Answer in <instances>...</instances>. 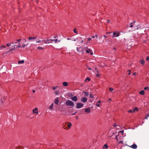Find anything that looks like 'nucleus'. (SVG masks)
I'll return each instance as SVG.
<instances>
[{"label":"nucleus","instance_id":"1","mask_svg":"<svg viewBox=\"0 0 149 149\" xmlns=\"http://www.w3.org/2000/svg\"><path fill=\"white\" fill-rule=\"evenodd\" d=\"M20 47L21 45L20 43H18V45L15 44L13 45H12L10 48L9 52L14 50L15 49L17 48H19Z\"/></svg>","mask_w":149,"mask_h":149},{"label":"nucleus","instance_id":"2","mask_svg":"<svg viewBox=\"0 0 149 149\" xmlns=\"http://www.w3.org/2000/svg\"><path fill=\"white\" fill-rule=\"evenodd\" d=\"M66 105L67 106H70L73 107L74 106V103L72 101L68 100L65 102Z\"/></svg>","mask_w":149,"mask_h":149},{"label":"nucleus","instance_id":"3","mask_svg":"<svg viewBox=\"0 0 149 149\" xmlns=\"http://www.w3.org/2000/svg\"><path fill=\"white\" fill-rule=\"evenodd\" d=\"M119 36V33H116V31L114 32L113 33V35H112V36L113 38L115 37H118Z\"/></svg>","mask_w":149,"mask_h":149},{"label":"nucleus","instance_id":"4","mask_svg":"<svg viewBox=\"0 0 149 149\" xmlns=\"http://www.w3.org/2000/svg\"><path fill=\"white\" fill-rule=\"evenodd\" d=\"M83 105V104L81 103H79L77 104L76 108L77 109H79L82 107Z\"/></svg>","mask_w":149,"mask_h":149},{"label":"nucleus","instance_id":"5","mask_svg":"<svg viewBox=\"0 0 149 149\" xmlns=\"http://www.w3.org/2000/svg\"><path fill=\"white\" fill-rule=\"evenodd\" d=\"M71 99L73 101H77L78 100V98L76 96H74L71 98Z\"/></svg>","mask_w":149,"mask_h":149},{"label":"nucleus","instance_id":"6","mask_svg":"<svg viewBox=\"0 0 149 149\" xmlns=\"http://www.w3.org/2000/svg\"><path fill=\"white\" fill-rule=\"evenodd\" d=\"M81 100L82 102L85 103L87 101V98L86 97H83L81 98Z\"/></svg>","mask_w":149,"mask_h":149},{"label":"nucleus","instance_id":"7","mask_svg":"<svg viewBox=\"0 0 149 149\" xmlns=\"http://www.w3.org/2000/svg\"><path fill=\"white\" fill-rule=\"evenodd\" d=\"M33 113H36L37 114H38V109L37 108H36L35 109L33 110Z\"/></svg>","mask_w":149,"mask_h":149},{"label":"nucleus","instance_id":"8","mask_svg":"<svg viewBox=\"0 0 149 149\" xmlns=\"http://www.w3.org/2000/svg\"><path fill=\"white\" fill-rule=\"evenodd\" d=\"M85 111L88 113H90L91 112V108H88L85 109Z\"/></svg>","mask_w":149,"mask_h":149},{"label":"nucleus","instance_id":"9","mask_svg":"<svg viewBox=\"0 0 149 149\" xmlns=\"http://www.w3.org/2000/svg\"><path fill=\"white\" fill-rule=\"evenodd\" d=\"M130 147L134 149H136L137 148V145L135 144H133L132 145H131Z\"/></svg>","mask_w":149,"mask_h":149},{"label":"nucleus","instance_id":"10","mask_svg":"<svg viewBox=\"0 0 149 149\" xmlns=\"http://www.w3.org/2000/svg\"><path fill=\"white\" fill-rule=\"evenodd\" d=\"M92 50L90 49H87L86 50V52L87 53H90V54L91 55H93V52H91Z\"/></svg>","mask_w":149,"mask_h":149},{"label":"nucleus","instance_id":"11","mask_svg":"<svg viewBox=\"0 0 149 149\" xmlns=\"http://www.w3.org/2000/svg\"><path fill=\"white\" fill-rule=\"evenodd\" d=\"M54 103L55 104H58L59 103V100L58 98L55 99Z\"/></svg>","mask_w":149,"mask_h":149},{"label":"nucleus","instance_id":"12","mask_svg":"<svg viewBox=\"0 0 149 149\" xmlns=\"http://www.w3.org/2000/svg\"><path fill=\"white\" fill-rule=\"evenodd\" d=\"M50 41V40H49L47 39L46 40H42V42L44 41V42L45 43L49 44L50 43H51V42H49Z\"/></svg>","mask_w":149,"mask_h":149},{"label":"nucleus","instance_id":"13","mask_svg":"<svg viewBox=\"0 0 149 149\" xmlns=\"http://www.w3.org/2000/svg\"><path fill=\"white\" fill-rule=\"evenodd\" d=\"M72 125L71 123L69 122L68 123L67 126L69 129L70 128V127Z\"/></svg>","mask_w":149,"mask_h":149},{"label":"nucleus","instance_id":"14","mask_svg":"<svg viewBox=\"0 0 149 149\" xmlns=\"http://www.w3.org/2000/svg\"><path fill=\"white\" fill-rule=\"evenodd\" d=\"M83 93L84 94V95L85 96L87 97L89 95V93L88 92L84 91Z\"/></svg>","mask_w":149,"mask_h":149},{"label":"nucleus","instance_id":"15","mask_svg":"<svg viewBox=\"0 0 149 149\" xmlns=\"http://www.w3.org/2000/svg\"><path fill=\"white\" fill-rule=\"evenodd\" d=\"M108 148V147L107 144H105L103 147V148L104 149H107Z\"/></svg>","mask_w":149,"mask_h":149},{"label":"nucleus","instance_id":"16","mask_svg":"<svg viewBox=\"0 0 149 149\" xmlns=\"http://www.w3.org/2000/svg\"><path fill=\"white\" fill-rule=\"evenodd\" d=\"M18 63L19 64L23 63H24V61L22 60L21 61H18Z\"/></svg>","mask_w":149,"mask_h":149},{"label":"nucleus","instance_id":"17","mask_svg":"<svg viewBox=\"0 0 149 149\" xmlns=\"http://www.w3.org/2000/svg\"><path fill=\"white\" fill-rule=\"evenodd\" d=\"M63 85L64 86H67L68 85V83L66 82H64L63 83Z\"/></svg>","mask_w":149,"mask_h":149},{"label":"nucleus","instance_id":"18","mask_svg":"<svg viewBox=\"0 0 149 149\" xmlns=\"http://www.w3.org/2000/svg\"><path fill=\"white\" fill-rule=\"evenodd\" d=\"M145 92L144 90H142L139 92V93L142 95H144V94Z\"/></svg>","mask_w":149,"mask_h":149},{"label":"nucleus","instance_id":"19","mask_svg":"<svg viewBox=\"0 0 149 149\" xmlns=\"http://www.w3.org/2000/svg\"><path fill=\"white\" fill-rule=\"evenodd\" d=\"M49 40H51V41H54L55 42V43H56L57 42V41H58V40H57V39H49Z\"/></svg>","mask_w":149,"mask_h":149},{"label":"nucleus","instance_id":"20","mask_svg":"<svg viewBox=\"0 0 149 149\" xmlns=\"http://www.w3.org/2000/svg\"><path fill=\"white\" fill-rule=\"evenodd\" d=\"M53 105H54V104L52 103V105L49 107V109L52 110L53 109Z\"/></svg>","mask_w":149,"mask_h":149},{"label":"nucleus","instance_id":"21","mask_svg":"<svg viewBox=\"0 0 149 149\" xmlns=\"http://www.w3.org/2000/svg\"><path fill=\"white\" fill-rule=\"evenodd\" d=\"M12 44H14V42H12L10 44L7 43L6 44V45L7 46L9 47V46H10V45H11Z\"/></svg>","mask_w":149,"mask_h":149},{"label":"nucleus","instance_id":"22","mask_svg":"<svg viewBox=\"0 0 149 149\" xmlns=\"http://www.w3.org/2000/svg\"><path fill=\"white\" fill-rule=\"evenodd\" d=\"M81 37H78L76 39H74V41H76L77 40H79L81 39Z\"/></svg>","mask_w":149,"mask_h":149},{"label":"nucleus","instance_id":"23","mask_svg":"<svg viewBox=\"0 0 149 149\" xmlns=\"http://www.w3.org/2000/svg\"><path fill=\"white\" fill-rule=\"evenodd\" d=\"M140 61L141 62V63L142 65H144V64L145 61L143 60H140Z\"/></svg>","mask_w":149,"mask_h":149},{"label":"nucleus","instance_id":"24","mask_svg":"<svg viewBox=\"0 0 149 149\" xmlns=\"http://www.w3.org/2000/svg\"><path fill=\"white\" fill-rule=\"evenodd\" d=\"M6 47L4 45H3L2 46H0V50L2 49V48H6Z\"/></svg>","mask_w":149,"mask_h":149},{"label":"nucleus","instance_id":"25","mask_svg":"<svg viewBox=\"0 0 149 149\" xmlns=\"http://www.w3.org/2000/svg\"><path fill=\"white\" fill-rule=\"evenodd\" d=\"M37 49H44V48L39 46L38 47Z\"/></svg>","mask_w":149,"mask_h":149},{"label":"nucleus","instance_id":"26","mask_svg":"<svg viewBox=\"0 0 149 149\" xmlns=\"http://www.w3.org/2000/svg\"><path fill=\"white\" fill-rule=\"evenodd\" d=\"M136 110L137 111H138V109L137 108L135 107L133 109V112H134Z\"/></svg>","mask_w":149,"mask_h":149},{"label":"nucleus","instance_id":"27","mask_svg":"<svg viewBox=\"0 0 149 149\" xmlns=\"http://www.w3.org/2000/svg\"><path fill=\"white\" fill-rule=\"evenodd\" d=\"M28 44H23L22 45V47H24L25 46H27L28 45Z\"/></svg>","mask_w":149,"mask_h":149},{"label":"nucleus","instance_id":"28","mask_svg":"<svg viewBox=\"0 0 149 149\" xmlns=\"http://www.w3.org/2000/svg\"><path fill=\"white\" fill-rule=\"evenodd\" d=\"M127 72H128V75H130L131 73V70H128Z\"/></svg>","mask_w":149,"mask_h":149},{"label":"nucleus","instance_id":"29","mask_svg":"<svg viewBox=\"0 0 149 149\" xmlns=\"http://www.w3.org/2000/svg\"><path fill=\"white\" fill-rule=\"evenodd\" d=\"M87 80H88V81H90V79L88 77H87L85 79V81H86Z\"/></svg>","mask_w":149,"mask_h":149},{"label":"nucleus","instance_id":"30","mask_svg":"<svg viewBox=\"0 0 149 149\" xmlns=\"http://www.w3.org/2000/svg\"><path fill=\"white\" fill-rule=\"evenodd\" d=\"M109 90L110 92H112L113 91V88H109Z\"/></svg>","mask_w":149,"mask_h":149},{"label":"nucleus","instance_id":"31","mask_svg":"<svg viewBox=\"0 0 149 149\" xmlns=\"http://www.w3.org/2000/svg\"><path fill=\"white\" fill-rule=\"evenodd\" d=\"M119 132L121 133H122V135H123L124 132L123 130L120 131H119Z\"/></svg>","mask_w":149,"mask_h":149},{"label":"nucleus","instance_id":"32","mask_svg":"<svg viewBox=\"0 0 149 149\" xmlns=\"http://www.w3.org/2000/svg\"><path fill=\"white\" fill-rule=\"evenodd\" d=\"M149 117V113L148 114L146 117L145 118V119H148V117Z\"/></svg>","mask_w":149,"mask_h":149},{"label":"nucleus","instance_id":"33","mask_svg":"<svg viewBox=\"0 0 149 149\" xmlns=\"http://www.w3.org/2000/svg\"><path fill=\"white\" fill-rule=\"evenodd\" d=\"M133 24V22H132L130 24V27H133V25L132 24Z\"/></svg>","mask_w":149,"mask_h":149},{"label":"nucleus","instance_id":"34","mask_svg":"<svg viewBox=\"0 0 149 149\" xmlns=\"http://www.w3.org/2000/svg\"><path fill=\"white\" fill-rule=\"evenodd\" d=\"M90 97L91 98H93V96L91 94H90Z\"/></svg>","mask_w":149,"mask_h":149},{"label":"nucleus","instance_id":"35","mask_svg":"<svg viewBox=\"0 0 149 149\" xmlns=\"http://www.w3.org/2000/svg\"><path fill=\"white\" fill-rule=\"evenodd\" d=\"M128 112H129V113H132L133 112V111L131 110V109H130V110H129L128 111Z\"/></svg>","mask_w":149,"mask_h":149},{"label":"nucleus","instance_id":"36","mask_svg":"<svg viewBox=\"0 0 149 149\" xmlns=\"http://www.w3.org/2000/svg\"><path fill=\"white\" fill-rule=\"evenodd\" d=\"M21 40V39H19L17 40V41L18 42V43H20V42Z\"/></svg>","mask_w":149,"mask_h":149},{"label":"nucleus","instance_id":"37","mask_svg":"<svg viewBox=\"0 0 149 149\" xmlns=\"http://www.w3.org/2000/svg\"><path fill=\"white\" fill-rule=\"evenodd\" d=\"M148 89H149V87H146L144 88V89L145 90H147Z\"/></svg>","mask_w":149,"mask_h":149},{"label":"nucleus","instance_id":"38","mask_svg":"<svg viewBox=\"0 0 149 149\" xmlns=\"http://www.w3.org/2000/svg\"><path fill=\"white\" fill-rule=\"evenodd\" d=\"M41 41H42L40 40H38L36 41V42L37 43H39L40 42H41Z\"/></svg>","mask_w":149,"mask_h":149},{"label":"nucleus","instance_id":"39","mask_svg":"<svg viewBox=\"0 0 149 149\" xmlns=\"http://www.w3.org/2000/svg\"><path fill=\"white\" fill-rule=\"evenodd\" d=\"M74 32L75 33H77V31L76 30V29H74Z\"/></svg>","mask_w":149,"mask_h":149},{"label":"nucleus","instance_id":"40","mask_svg":"<svg viewBox=\"0 0 149 149\" xmlns=\"http://www.w3.org/2000/svg\"><path fill=\"white\" fill-rule=\"evenodd\" d=\"M29 39L31 40H32L33 39V37H29Z\"/></svg>","mask_w":149,"mask_h":149},{"label":"nucleus","instance_id":"41","mask_svg":"<svg viewBox=\"0 0 149 149\" xmlns=\"http://www.w3.org/2000/svg\"><path fill=\"white\" fill-rule=\"evenodd\" d=\"M146 60L147 61H148L149 60V56H147L146 58Z\"/></svg>","mask_w":149,"mask_h":149},{"label":"nucleus","instance_id":"42","mask_svg":"<svg viewBox=\"0 0 149 149\" xmlns=\"http://www.w3.org/2000/svg\"><path fill=\"white\" fill-rule=\"evenodd\" d=\"M100 76V74H96V76L97 77H99Z\"/></svg>","mask_w":149,"mask_h":149},{"label":"nucleus","instance_id":"43","mask_svg":"<svg viewBox=\"0 0 149 149\" xmlns=\"http://www.w3.org/2000/svg\"><path fill=\"white\" fill-rule=\"evenodd\" d=\"M56 87H53V89L54 90H55L56 89Z\"/></svg>","mask_w":149,"mask_h":149},{"label":"nucleus","instance_id":"44","mask_svg":"<svg viewBox=\"0 0 149 149\" xmlns=\"http://www.w3.org/2000/svg\"><path fill=\"white\" fill-rule=\"evenodd\" d=\"M96 105L98 107H99L100 106V104H98L97 103H96Z\"/></svg>","mask_w":149,"mask_h":149},{"label":"nucleus","instance_id":"45","mask_svg":"<svg viewBox=\"0 0 149 149\" xmlns=\"http://www.w3.org/2000/svg\"><path fill=\"white\" fill-rule=\"evenodd\" d=\"M91 38H88V39L87 40L88 41H90L91 40Z\"/></svg>","mask_w":149,"mask_h":149},{"label":"nucleus","instance_id":"46","mask_svg":"<svg viewBox=\"0 0 149 149\" xmlns=\"http://www.w3.org/2000/svg\"><path fill=\"white\" fill-rule=\"evenodd\" d=\"M95 70H96V71H97V72H99V71H98V70H97V68H95Z\"/></svg>","mask_w":149,"mask_h":149},{"label":"nucleus","instance_id":"47","mask_svg":"<svg viewBox=\"0 0 149 149\" xmlns=\"http://www.w3.org/2000/svg\"><path fill=\"white\" fill-rule=\"evenodd\" d=\"M76 113H77V111H76V112H75L74 113H73L72 114V115H74L76 114Z\"/></svg>","mask_w":149,"mask_h":149},{"label":"nucleus","instance_id":"48","mask_svg":"<svg viewBox=\"0 0 149 149\" xmlns=\"http://www.w3.org/2000/svg\"><path fill=\"white\" fill-rule=\"evenodd\" d=\"M18 42H17L16 41V42H14V44H17L18 43Z\"/></svg>","mask_w":149,"mask_h":149},{"label":"nucleus","instance_id":"49","mask_svg":"<svg viewBox=\"0 0 149 149\" xmlns=\"http://www.w3.org/2000/svg\"><path fill=\"white\" fill-rule=\"evenodd\" d=\"M111 101V99L110 98H109V99L108 100V101L109 102H110V101Z\"/></svg>","mask_w":149,"mask_h":149},{"label":"nucleus","instance_id":"50","mask_svg":"<svg viewBox=\"0 0 149 149\" xmlns=\"http://www.w3.org/2000/svg\"><path fill=\"white\" fill-rule=\"evenodd\" d=\"M107 22L109 23L110 22V21L109 20H107Z\"/></svg>","mask_w":149,"mask_h":149},{"label":"nucleus","instance_id":"51","mask_svg":"<svg viewBox=\"0 0 149 149\" xmlns=\"http://www.w3.org/2000/svg\"><path fill=\"white\" fill-rule=\"evenodd\" d=\"M95 36V37H96V38H97L98 37V36L97 35H96Z\"/></svg>","mask_w":149,"mask_h":149},{"label":"nucleus","instance_id":"52","mask_svg":"<svg viewBox=\"0 0 149 149\" xmlns=\"http://www.w3.org/2000/svg\"><path fill=\"white\" fill-rule=\"evenodd\" d=\"M104 37H105V38H106L107 37V36L104 35Z\"/></svg>","mask_w":149,"mask_h":149},{"label":"nucleus","instance_id":"53","mask_svg":"<svg viewBox=\"0 0 149 149\" xmlns=\"http://www.w3.org/2000/svg\"><path fill=\"white\" fill-rule=\"evenodd\" d=\"M111 33V32H109L107 33V34H110V33Z\"/></svg>","mask_w":149,"mask_h":149},{"label":"nucleus","instance_id":"54","mask_svg":"<svg viewBox=\"0 0 149 149\" xmlns=\"http://www.w3.org/2000/svg\"><path fill=\"white\" fill-rule=\"evenodd\" d=\"M58 37V36H54V38H56V37Z\"/></svg>","mask_w":149,"mask_h":149},{"label":"nucleus","instance_id":"55","mask_svg":"<svg viewBox=\"0 0 149 149\" xmlns=\"http://www.w3.org/2000/svg\"><path fill=\"white\" fill-rule=\"evenodd\" d=\"M136 73L135 72H134V73L133 74V75H136Z\"/></svg>","mask_w":149,"mask_h":149},{"label":"nucleus","instance_id":"56","mask_svg":"<svg viewBox=\"0 0 149 149\" xmlns=\"http://www.w3.org/2000/svg\"><path fill=\"white\" fill-rule=\"evenodd\" d=\"M91 37L93 38H95V36H92Z\"/></svg>","mask_w":149,"mask_h":149},{"label":"nucleus","instance_id":"57","mask_svg":"<svg viewBox=\"0 0 149 149\" xmlns=\"http://www.w3.org/2000/svg\"><path fill=\"white\" fill-rule=\"evenodd\" d=\"M88 69L89 70H91V68H88Z\"/></svg>","mask_w":149,"mask_h":149},{"label":"nucleus","instance_id":"58","mask_svg":"<svg viewBox=\"0 0 149 149\" xmlns=\"http://www.w3.org/2000/svg\"><path fill=\"white\" fill-rule=\"evenodd\" d=\"M36 38V37H33V39H35Z\"/></svg>","mask_w":149,"mask_h":149},{"label":"nucleus","instance_id":"59","mask_svg":"<svg viewBox=\"0 0 149 149\" xmlns=\"http://www.w3.org/2000/svg\"><path fill=\"white\" fill-rule=\"evenodd\" d=\"M32 91L33 93H34L35 92V91L34 90H33Z\"/></svg>","mask_w":149,"mask_h":149},{"label":"nucleus","instance_id":"60","mask_svg":"<svg viewBox=\"0 0 149 149\" xmlns=\"http://www.w3.org/2000/svg\"><path fill=\"white\" fill-rule=\"evenodd\" d=\"M117 126V125H116V124H115L113 125V126L114 127H115V126Z\"/></svg>","mask_w":149,"mask_h":149},{"label":"nucleus","instance_id":"61","mask_svg":"<svg viewBox=\"0 0 149 149\" xmlns=\"http://www.w3.org/2000/svg\"><path fill=\"white\" fill-rule=\"evenodd\" d=\"M98 102L99 103H101V102H100V100L98 101Z\"/></svg>","mask_w":149,"mask_h":149},{"label":"nucleus","instance_id":"62","mask_svg":"<svg viewBox=\"0 0 149 149\" xmlns=\"http://www.w3.org/2000/svg\"><path fill=\"white\" fill-rule=\"evenodd\" d=\"M16 149H19V147H17V148H16Z\"/></svg>","mask_w":149,"mask_h":149},{"label":"nucleus","instance_id":"63","mask_svg":"<svg viewBox=\"0 0 149 149\" xmlns=\"http://www.w3.org/2000/svg\"><path fill=\"white\" fill-rule=\"evenodd\" d=\"M85 49H88V47H85Z\"/></svg>","mask_w":149,"mask_h":149},{"label":"nucleus","instance_id":"64","mask_svg":"<svg viewBox=\"0 0 149 149\" xmlns=\"http://www.w3.org/2000/svg\"><path fill=\"white\" fill-rule=\"evenodd\" d=\"M76 118L77 119L78 118V117H76Z\"/></svg>","mask_w":149,"mask_h":149}]
</instances>
